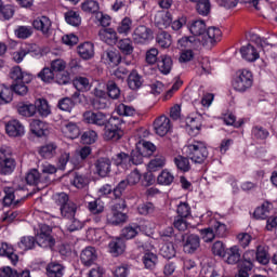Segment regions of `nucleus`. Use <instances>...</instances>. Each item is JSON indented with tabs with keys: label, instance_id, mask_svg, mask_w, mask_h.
<instances>
[{
	"label": "nucleus",
	"instance_id": "obj_64",
	"mask_svg": "<svg viewBox=\"0 0 277 277\" xmlns=\"http://www.w3.org/2000/svg\"><path fill=\"white\" fill-rule=\"evenodd\" d=\"M166 166V157L156 156L154 159L149 161L148 168L149 170H157V168H163Z\"/></svg>",
	"mask_w": 277,
	"mask_h": 277
},
{
	"label": "nucleus",
	"instance_id": "obj_59",
	"mask_svg": "<svg viewBox=\"0 0 277 277\" xmlns=\"http://www.w3.org/2000/svg\"><path fill=\"white\" fill-rule=\"evenodd\" d=\"M39 79L43 81L44 83H51L53 79H55V74L53 70L49 67H44L39 74H38Z\"/></svg>",
	"mask_w": 277,
	"mask_h": 277
},
{
	"label": "nucleus",
	"instance_id": "obj_44",
	"mask_svg": "<svg viewBox=\"0 0 277 277\" xmlns=\"http://www.w3.org/2000/svg\"><path fill=\"white\" fill-rule=\"evenodd\" d=\"M128 85L131 90H140L142 88V76L133 70L128 77Z\"/></svg>",
	"mask_w": 277,
	"mask_h": 277
},
{
	"label": "nucleus",
	"instance_id": "obj_22",
	"mask_svg": "<svg viewBox=\"0 0 277 277\" xmlns=\"http://www.w3.org/2000/svg\"><path fill=\"white\" fill-rule=\"evenodd\" d=\"M254 259H256V252L254 250H247L242 253L238 267L241 269H252L254 267Z\"/></svg>",
	"mask_w": 277,
	"mask_h": 277
},
{
	"label": "nucleus",
	"instance_id": "obj_7",
	"mask_svg": "<svg viewBox=\"0 0 277 277\" xmlns=\"http://www.w3.org/2000/svg\"><path fill=\"white\" fill-rule=\"evenodd\" d=\"M222 40V30L219 27L212 26L206 30V35L203 36V40L201 41L202 47H207L211 49L215 47L217 42Z\"/></svg>",
	"mask_w": 277,
	"mask_h": 277
},
{
	"label": "nucleus",
	"instance_id": "obj_30",
	"mask_svg": "<svg viewBox=\"0 0 277 277\" xmlns=\"http://www.w3.org/2000/svg\"><path fill=\"white\" fill-rule=\"evenodd\" d=\"M269 211H272V203L265 201L261 205V207H258L254 210L253 216L255 220H267V217H269Z\"/></svg>",
	"mask_w": 277,
	"mask_h": 277
},
{
	"label": "nucleus",
	"instance_id": "obj_19",
	"mask_svg": "<svg viewBox=\"0 0 277 277\" xmlns=\"http://www.w3.org/2000/svg\"><path fill=\"white\" fill-rule=\"evenodd\" d=\"M150 249H147L143 256H142V263L145 267V269H149V272H153L157 267V263H159V258L157 256V253H153L149 251Z\"/></svg>",
	"mask_w": 277,
	"mask_h": 277
},
{
	"label": "nucleus",
	"instance_id": "obj_47",
	"mask_svg": "<svg viewBox=\"0 0 277 277\" xmlns=\"http://www.w3.org/2000/svg\"><path fill=\"white\" fill-rule=\"evenodd\" d=\"M36 243L38 242L32 236H24L18 243V248H21V250H34Z\"/></svg>",
	"mask_w": 277,
	"mask_h": 277
},
{
	"label": "nucleus",
	"instance_id": "obj_28",
	"mask_svg": "<svg viewBox=\"0 0 277 277\" xmlns=\"http://www.w3.org/2000/svg\"><path fill=\"white\" fill-rule=\"evenodd\" d=\"M108 248L111 255L120 256L124 252L127 245H124L122 238H117L109 242Z\"/></svg>",
	"mask_w": 277,
	"mask_h": 277
},
{
	"label": "nucleus",
	"instance_id": "obj_53",
	"mask_svg": "<svg viewBox=\"0 0 277 277\" xmlns=\"http://www.w3.org/2000/svg\"><path fill=\"white\" fill-rule=\"evenodd\" d=\"M65 21L72 27H79V25H81V16L75 11H68L65 14Z\"/></svg>",
	"mask_w": 277,
	"mask_h": 277
},
{
	"label": "nucleus",
	"instance_id": "obj_52",
	"mask_svg": "<svg viewBox=\"0 0 277 277\" xmlns=\"http://www.w3.org/2000/svg\"><path fill=\"white\" fill-rule=\"evenodd\" d=\"M160 254L163 256V259H173V256L176 254V249H174V243L167 242L162 245L160 248Z\"/></svg>",
	"mask_w": 277,
	"mask_h": 277
},
{
	"label": "nucleus",
	"instance_id": "obj_33",
	"mask_svg": "<svg viewBox=\"0 0 277 277\" xmlns=\"http://www.w3.org/2000/svg\"><path fill=\"white\" fill-rule=\"evenodd\" d=\"M16 168V161L13 158H4L0 160V174H12Z\"/></svg>",
	"mask_w": 277,
	"mask_h": 277
},
{
	"label": "nucleus",
	"instance_id": "obj_11",
	"mask_svg": "<svg viewBox=\"0 0 277 277\" xmlns=\"http://www.w3.org/2000/svg\"><path fill=\"white\" fill-rule=\"evenodd\" d=\"M5 133L9 137H23L25 135V126L16 119L5 123Z\"/></svg>",
	"mask_w": 277,
	"mask_h": 277
},
{
	"label": "nucleus",
	"instance_id": "obj_23",
	"mask_svg": "<svg viewBox=\"0 0 277 277\" xmlns=\"http://www.w3.org/2000/svg\"><path fill=\"white\" fill-rule=\"evenodd\" d=\"M98 259V254L96 253V249L94 247H87L80 255V261L87 267H90Z\"/></svg>",
	"mask_w": 277,
	"mask_h": 277
},
{
	"label": "nucleus",
	"instance_id": "obj_48",
	"mask_svg": "<svg viewBox=\"0 0 277 277\" xmlns=\"http://www.w3.org/2000/svg\"><path fill=\"white\" fill-rule=\"evenodd\" d=\"M198 44L200 43L196 41V37H183L177 41L179 49H194Z\"/></svg>",
	"mask_w": 277,
	"mask_h": 277
},
{
	"label": "nucleus",
	"instance_id": "obj_41",
	"mask_svg": "<svg viewBox=\"0 0 277 277\" xmlns=\"http://www.w3.org/2000/svg\"><path fill=\"white\" fill-rule=\"evenodd\" d=\"M140 230H142V228H140L138 225L133 224V225H129L127 227H124L121 230V235L123 239H133L135 237H137V235H140Z\"/></svg>",
	"mask_w": 277,
	"mask_h": 277
},
{
	"label": "nucleus",
	"instance_id": "obj_55",
	"mask_svg": "<svg viewBox=\"0 0 277 277\" xmlns=\"http://www.w3.org/2000/svg\"><path fill=\"white\" fill-rule=\"evenodd\" d=\"M90 181L88 180V177L79 173H75L74 179L71 180V185H74V187H77V189H83V187H85V185H88Z\"/></svg>",
	"mask_w": 277,
	"mask_h": 277
},
{
	"label": "nucleus",
	"instance_id": "obj_17",
	"mask_svg": "<svg viewBox=\"0 0 277 277\" xmlns=\"http://www.w3.org/2000/svg\"><path fill=\"white\" fill-rule=\"evenodd\" d=\"M155 25L158 29H168L172 25V13L159 11L155 16Z\"/></svg>",
	"mask_w": 277,
	"mask_h": 277
},
{
	"label": "nucleus",
	"instance_id": "obj_50",
	"mask_svg": "<svg viewBox=\"0 0 277 277\" xmlns=\"http://www.w3.org/2000/svg\"><path fill=\"white\" fill-rule=\"evenodd\" d=\"M174 163L177 170H181V172H189V170H192V164H189V159L183 156L175 157Z\"/></svg>",
	"mask_w": 277,
	"mask_h": 277
},
{
	"label": "nucleus",
	"instance_id": "obj_9",
	"mask_svg": "<svg viewBox=\"0 0 277 277\" xmlns=\"http://www.w3.org/2000/svg\"><path fill=\"white\" fill-rule=\"evenodd\" d=\"M154 129L157 135L164 137V135H168V133L172 131V123L170 122V118H168L166 115L160 116L155 120Z\"/></svg>",
	"mask_w": 277,
	"mask_h": 277
},
{
	"label": "nucleus",
	"instance_id": "obj_8",
	"mask_svg": "<svg viewBox=\"0 0 277 277\" xmlns=\"http://www.w3.org/2000/svg\"><path fill=\"white\" fill-rule=\"evenodd\" d=\"M4 198H3V205L4 207H16L21 200H23V197H21V194H23V189H14L12 187H4Z\"/></svg>",
	"mask_w": 277,
	"mask_h": 277
},
{
	"label": "nucleus",
	"instance_id": "obj_43",
	"mask_svg": "<svg viewBox=\"0 0 277 277\" xmlns=\"http://www.w3.org/2000/svg\"><path fill=\"white\" fill-rule=\"evenodd\" d=\"M117 47L123 55H131L133 53V41L130 38L119 40Z\"/></svg>",
	"mask_w": 277,
	"mask_h": 277
},
{
	"label": "nucleus",
	"instance_id": "obj_51",
	"mask_svg": "<svg viewBox=\"0 0 277 277\" xmlns=\"http://www.w3.org/2000/svg\"><path fill=\"white\" fill-rule=\"evenodd\" d=\"M36 111L38 110L40 116L47 117L51 114V107L49 106V102L47 100H37L36 104Z\"/></svg>",
	"mask_w": 277,
	"mask_h": 277
},
{
	"label": "nucleus",
	"instance_id": "obj_56",
	"mask_svg": "<svg viewBox=\"0 0 277 277\" xmlns=\"http://www.w3.org/2000/svg\"><path fill=\"white\" fill-rule=\"evenodd\" d=\"M256 261L262 265H267L269 263V256L267 255V249L264 246H258L255 253Z\"/></svg>",
	"mask_w": 277,
	"mask_h": 277
},
{
	"label": "nucleus",
	"instance_id": "obj_3",
	"mask_svg": "<svg viewBox=\"0 0 277 277\" xmlns=\"http://www.w3.org/2000/svg\"><path fill=\"white\" fill-rule=\"evenodd\" d=\"M122 126V119L117 116H111L106 123L104 131V140L118 142L124 135V132L120 128Z\"/></svg>",
	"mask_w": 277,
	"mask_h": 277
},
{
	"label": "nucleus",
	"instance_id": "obj_21",
	"mask_svg": "<svg viewBox=\"0 0 277 277\" xmlns=\"http://www.w3.org/2000/svg\"><path fill=\"white\" fill-rule=\"evenodd\" d=\"M240 55L242 60H246V62H256V60L261 57L259 51H256V48H254L252 44L241 47Z\"/></svg>",
	"mask_w": 277,
	"mask_h": 277
},
{
	"label": "nucleus",
	"instance_id": "obj_25",
	"mask_svg": "<svg viewBox=\"0 0 277 277\" xmlns=\"http://www.w3.org/2000/svg\"><path fill=\"white\" fill-rule=\"evenodd\" d=\"M95 169L98 176L105 177L111 172V160L108 158H100L95 162Z\"/></svg>",
	"mask_w": 277,
	"mask_h": 277
},
{
	"label": "nucleus",
	"instance_id": "obj_24",
	"mask_svg": "<svg viewBox=\"0 0 277 277\" xmlns=\"http://www.w3.org/2000/svg\"><path fill=\"white\" fill-rule=\"evenodd\" d=\"M26 183L28 185H49V179L47 176L40 175V172L38 170L34 169L26 175Z\"/></svg>",
	"mask_w": 277,
	"mask_h": 277
},
{
	"label": "nucleus",
	"instance_id": "obj_38",
	"mask_svg": "<svg viewBox=\"0 0 277 277\" xmlns=\"http://www.w3.org/2000/svg\"><path fill=\"white\" fill-rule=\"evenodd\" d=\"M158 69L162 75H170V70H172V57L168 55L160 56V61L158 62Z\"/></svg>",
	"mask_w": 277,
	"mask_h": 277
},
{
	"label": "nucleus",
	"instance_id": "obj_40",
	"mask_svg": "<svg viewBox=\"0 0 277 277\" xmlns=\"http://www.w3.org/2000/svg\"><path fill=\"white\" fill-rule=\"evenodd\" d=\"M17 111L21 116H26V118H31V116H36V105L34 104H18Z\"/></svg>",
	"mask_w": 277,
	"mask_h": 277
},
{
	"label": "nucleus",
	"instance_id": "obj_37",
	"mask_svg": "<svg viewBox=\"0 0 277 277\" xmlns=\"http://www.w3.org/2000/svg\"><path fill=\"white\" fill-rule=\"evenodd\" d=\"M47 274L49 277H62L64 276V266L57 262H51L47 266Z\"/></svg>",
	"mask_w": 277,
	"mask_h": 277
},
{
	"label": "nucleus",
	"instance_id": "obj_63",
	"mask_svg": "<svg viewBox=\"0 0 277 277\" xmlns=\"http://www.w3.org/2000/svg\"><path fill=\"white\" fill-rule=\"evenodd\" d=\"M98 137V134L94 130L85 131L81 136L82 144H94Z\"/></svg>",
	"mask_w": 277,
	"mask_h": 277
},
{
	"label": "nucleus",
	"instance_id": "obj_1",
	"mask_svg": "<svg viewBox=\"0 0 277 277\" xmlns=\"http://www.w3.org/2000/svg\"><path fill=\"white\" fill-rule=\"evenodd\" d=\"M184 150L193 163L202 164L209 158V149L203 141H193L184 147Z\"/></svg>",
	"mask_w": 277,
	"mask_h": 277
},
{
	"label": "nucleus",
	"instance_id": "obj_18",
	"mask_svg": "<svg viewBox=\"0 0 277 277\" xmlns=\"http://www.w3.org/2000/svg\"><path fill=\"white\" fill-rule=\"evenodd\" d=\"M184 252L186 254H194L200 248V237L198 235L190 234L184 238Z\"/></svg>",
	"mask_w": 277,
	"mask_h": 277
},
{
	"label": "nucleus",
	"instance_id": "obj_6",
	"mask_svg": "<svg viewBox=\"0 0 277 277\" xmlns=\"http://www.w3.org/2000/svg\"><path fill=\"white\" fill-rule=\"evenodd\" d=\"M153 38V29L144 25L137 26L132 32V40L135 44H148Z\"/></svg>",
	"mask_w": 277,
	"mask_h": 277
},
{
	"label": "nucleus",
	"instance_id": "obj_39",
	"mask_svg": "<svg viewBox=\"0 0 277 277\" xmlns=\"http://www.w3.org/2000/svg\"><path fill=\"white\" fill-rule=\"evenodd\" d=\"M158 185L168 186L171 183H174V174L170 172L168 169L162 170L157 176Z\"/></svg>",
	"mask_w": 277,
	"mask_h": 277
},
{
	"label": "nucleus",
	"instance_id": "obj_20",
	"mask_svg": "<svg viewBox=\"0 0 277 277\" xmlns=\"http://www.w3.org/2000/svg\"><path fill=\"white\" fill-rule=\"evenodd\" d=\"M98 37L102 42L114 45L118 42V32L114 28H103L98 31Z\"/></svg>",
	"mask_w": 277,
	"mask_h": 277
},
{
	"label": "nucleus",
	"instance_id": "obj_12",
	"mask_svg": "<svg viewBox=\"0 0 277 277\" xmlns=\"http://www.w3.org/2000/svg\"><path fill=\"white\" fill-rule=\"evenodd\" d=\"M83 118L88 124H96L97 127H105L109 122L107 116L101 111H87L83 114Z\"/></svg>",
	"mask_w": 277,
	"mask_h": 277
},
{
	"label": "nucleus",
	"instance_id": "obj_26",
	"mask_svg": "<svg viewBox=\"0 0 277 277\" xmlns=\"http://www.w3.org/2000/svg\"><path fill=\"white\" fill-rule=\"evenodd\" d=\"M72 83L78 92H90L92 90V82L88 77L78 76L74 79Z\"/></svg>",
	"mask_w": 277,
	"mask_h": 277
},
{
	"label": "nucleus",
	"instance_id": "obj_46",
	"mask_svg": "<svg viewBox=\"0 0 277 277\" xmlns=\"http://www.w3.org/2000/svg\"><path fill=\"white\" fill-rule=\"evenodd\" d=\"M60 209H61V215H63V217H67V220H70V217H72L75 213H77V205L72 201L65 203Z\"/></svg>",
	"mask_w": 277,
	"mask_h": 277
},
{
	"label": "nucleus",
	"instance_id": "obj_14",
	"mask_svg": "<svg viewBox=\"0 0 277 277\" xmlns=\"http://www.w3.org/2000/svg\"><path fill=\"white\" fill-rule=\"evenodd\" d=\"M225 263H227V265H237L241 263V248H239V246L234 245L229 248L226 249L225 251Z\"/></svg>",
	"mask_w": 277,
	"mask_h": 277
},
{
	"label": "nucleus",
	"instance_id": "obj_29",
	"mask_svg": "<svg viewBox=\"0 0 277 277\" xmlns=\"http://www.w3.org/2000/svg\"><path fill=\"white\" fill-rule=\"evenodd\" d=\"M78 54L82 60H92L94 57V44L84 42L78 47Z\"/></svg>",
	"mask_w": 277,
	"mask_h": 277
},
{
	"label": "nucleus",
	"instance_id": "obj_16",
	"mask_svg": "<svg viewBox=\"0 0 277 277\" xmlns=\"http://www.w3.org/2000/svg\"><path fill=\"white\" fill-rule=\"evenodd\" d=\"M61 130L63 135L69 140H77L81 135V130H79V127L75 122L62 121Z\"/></svg>",
	"mask_w": 277,
	"mask_h": 277
},
{
	"label": "nucleus",
	"instance_id": "obj_34",
	"mask_svg": "<svg viewBox=\"0 0 277 277\" xmlns=\"http://www.w3.org/2000/svg\"><path fill=\"white\" fill-rule=\"evenodd\" d=\"M200 119L196 117H187L186 118V131H188L189 135H198V131H200Z\"/></svg>",
	"mask_w": 277,
	"mask_h": 277
},
{
	"label": "nucleus",
	"instance_id": "obj_2",
	"mask_svg": "<svg viewBox=\"0 0 277 277\" xmlns=\"http://www.w3.org/2000/svg\"><path fill=\"white\" fill-rule=\"evenodd\" d=\"M254 85V76L248 69L239 70L232 81V87L236 92H248Z\"/></svg>",
	"mask_w": 277,
	"mask_h": 277
},
{
	"label": "nucleus",
	"instance_id": "obj_27",
	"mask_svg": "<svg viewBox=\"0 0 277 277\" xmlns=\"http://www.w3.org/2000/svg\"><path fill=\"white\" fill-rule=\"evenodd\" d=\"M49 130V126H47L43 121L35 119L30 122V131L37 137H42L47 135V131Z\"/></svg>",
	"mask_w": 277,
	"mask_h": 277
},
{
	"label": "nucleus",
	"instance_id": "obj_57",
	"mask_svg": "<svg viewBox=\"0 0 277 277\" xmlns=\"http://www.w3.org/2000/svg\"><path fill=\"white\" fill-rule=\"evenodd\" d=\"M197 12L201 16H207L211 12V2L209 0H199L197 2Z\"/></svg>",
	"mask_w": 277,
	"mask_h": 277
},
{
	"label": "nucleus",
	"instance_id": "obj_5",
	"mask_svg": "<svg viewBox=\"0 0 277 277\" xmlns=\"http://www.w3.org/2000/svg\"><path fill=\"white\" fill-rule=\"evenodd\" d=\"M123 209H127V203L123 199H119L113 206L111 213L107 215V222H109V224H114L115 226L122 224V222H127V214L122 213Z\"/></svg>",
	"mask_w": 277,
	"mask_h": 277
},
{
	"label": "nucleus",
	"instance_id": "obj_13",
	"mask_svg": "<svg viewBox=\"0 0 277 277\" xmlns=\"http://www.w3.org/2000/svg\"><path fill=\"white\" fill-rule=\"evenodd\" d=\"M51 18L42 15L32 21V27L37 31H41L43 36H49L51 34V27H52Z\"/></svg>",
	"mask_w": 277,
	"mask_h": 277
},
{
	"label": "nucleus",
	"instance_id": "obj_31",
	"mask_svg": "<svg viewBox=\"0 0 277 277\" xmlns=\"http://www.w3.org/2000/svg\"><path fill=\"white\" fill-rule=\"evenodd\" d=\"M57 153V145L55 143H49L39 148V155L43 159H53Z\"/></svg>",
	"mask_w": 277,
	"mask_h": 277
},
{
	"label": "nucleus",
	"instance_id": "obj_58",
	"mask_svg": "<svg viewBox=\"0 0 277 277\" xmlns=\"http://www.w3.org/2000/svg\"><path fill=\"white\" fill-rule=\"evenodd\" d=\"M212 253L214 256H221L224 259L226 256V245L224 242L217 240L212 245Z\"/></svg>",
	"mask_w": 277,
	"mask_h": 277
},
{
	"label": "nucleus",
	"instance_id": "obj_60",
	"mask_svg": "<svg viewBox=\"0 0 277 277\" xmlns=\"http://www.w3.org/2000/svg\"><path fill=\"white\" fill-rule=\"evenodd\" d=\"M81 8L83 12H88L89 14H94L95 12H98V2L96 0H85Z\"/></svg>",
	"mask_w": 277,
	"mask_h": 277
},
{
	"label": "nucleus",
	"instance_id": "obj_49",
	"mask_svg": "<svg viewBox=\"0 0 277 277\" xmlns=\"http://www.w3.org/2000/svg\"><path fill=\"white\" fill-rule=\"evenodd\" d=\"M156 42L161 47L162 49H168L172 45V36L170 34L162 31L158 34L156 38Z\"/></svg>",
	"mask_w": 277,
	"mask_h": 277
},
{
	"label": "nucleus",
	"instance_id": "obj_62",
	"mask_svg": "<svg viewBox=\"0 0 277 277\" xmlns=\"http://www.w3.org/2000/svg\"><path fill=\"white\" fill-rule=\"evenodd\" d=\"M58 108H60L62 111L71 113L72 109L75 108V102H74L71 98H69V97L62 98V100L58 102Z\"/></svg>",
	"mask_w": 277,
	"mask_h": 277
},
{
	"label": "nucleus",
	"instance_id": "obj_15",
	"mask_svg": "<svg viewBox=\"0 0 277 277\" xmlns=\"http://www.w3.org/2000/svg\"><path fill=\"white\" fill-rule=\"evenodd\" d=\"M11 79L13 80V83H31L34 77L31 74H28L26 71H23V69L19 66H15L11 69Z\"/></svg>",
	"mask_w": 277,
	"mask_h": 277
},
{
	"label": "nucleus",
	"instance_id": "obj_45",
	"mask_svg": "<svg viewBox=\"0 0 277 277\" xmlns=\"http://www.w3.org/2000/svg\"><path fill=\"white\" fill-rule=\"evenodd\" d=\"M144 157H146V153L142 150V147H136L135 150H132V154L130 156V163H133L134 166H140L144 161Z\"/></svg>",
	"mask_w": 277,
	"mask_h": 277
},
{
	"label": "nucleus",
	"instance_id": "obj_36",
	"mask_svg": "<svg viewBox=\"0 0 277 277\" xmlns=\"http://www.w3.org/2000/svg\"><path fill=\"white\" fill-rule=\"evenodd\" d=\"M212 230H214V237L224 238L228 233V228H226V224L212 220L211 226Z\"/></svg>",
	"mask_w": 277,
	"mask_h": 277
},
{
	"label": "nucleus",
	"instance_id": "obj_35",
	"mask_svg": "<svg viewBox=\"0 0 277 277\" xmlns=\"http://www.w3.org/2000/svg\"><path fill=\"white\" fill-rule=\"evenodd\" d=\"M133 29V19L131 17H124L117 26V32L120 36H129Z\"/></svg>",
	"mask_w": 277,
	"mask_h": 277
},
{
	"label": "nucleus",
	"instance_id": "obj_32",
	"mask_svg": "<svg viewBox=\"0 0 277 277\" xmlns=\"http://www.w3.org/2000/svg\"><path fill=\"white\" fill-rule=\"evenodd\" d=\"M103 60L105 64H108V66L114 68V66H118V64H120V54L114 50H107L103 54Z\"/></svg>",
	"mask_w": 277,
	"mask_h": 277
},
{
	"label": "nucleus",
	"instance_id": "obj_4",
	"mask_svg": "<svg viewBox=\"0 0 277 277\" xmlns=\"http://www.w3.org/2000/svg\"><path fill=\"white\" fill-rule=\"evenodd\" d=\"M51 233V226L39 224V229H37L36 233V240L40 248H53V246H55V238H53Z\"/></svg>",
	"mask_w": 277,
	"mask_h": 277
},
{
	"label": "nucleus",
	"instance_id": "obj_61",
	"mask_svg": "<svg viewBox=\"0 0 277 277\" xmlns=\"http://www.w3.org/2000/svg\"><path fill=\"white\" fill-rule=\"evenodd\" d=\"M13 93L12 89L1 84L0 85V100L2 103H12Z\"/></svg>",
	"mask_w": 277,
	"mask_h": 277
},
{
	"label": "nucleus",
	"instance_id": "obj_54",
	"mask_svg": "<svg viewBox=\"0 0 277 277\" xmlns=\"http://www.w3.org/2000/svg\"><path fill=\"white\" fill-rule=\"evenodd\" d=\"M176 213L179 217H189L192 215V207L186 201H180L177 203Z\"/></svg>",
	"mask_w": 277,
	"mask_h": 277
},
{
	"label": "nucleus",
	"instance_id": "obj_10",
	"mask_svg": "<svg viewBox=\"0 0 277 277\" xmlns=\"http://www.w3.org/2000/svg\"><path fill=\"white\" fill-rule=\"evenodd\" d=\"M189 31L194 35L193 38H196V41L202 44V40H205L207 34V24L202 19H197L190 24Z\"/></svg>",
	"mask_w": 277,
	"mask_h": 277
},
{
	"label": "nucleus",
	"instance_id": "obj_42",
	"mask_svg": "<svg viewBox=\"0 0 277 277\" xmlns=\"http://www.w3.org/2000/svg\"><path fill=\"white\" fill-rule=\"evenodd\" d=\"M14 34L16 38L27 40V38H31V36H34V28H31V26H17Z\"/></svg>",
	"mask_w": 277,
	"mask_h": 277
}]
</instances>
